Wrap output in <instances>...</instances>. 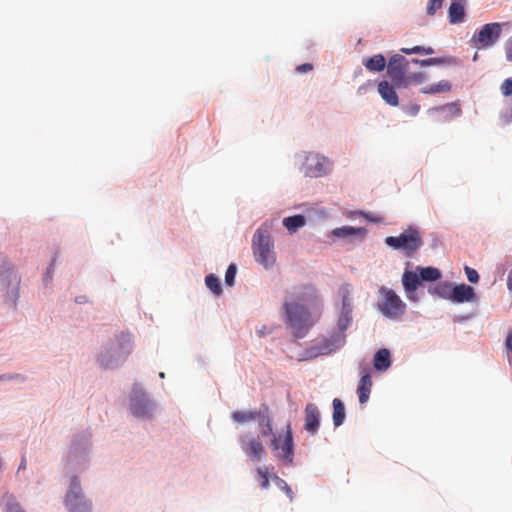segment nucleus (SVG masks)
<instances>
[{
  "label": "nucleus",
  "mask_w": 512,
  "mask_h": 512,
  "mask_svg": "<svg viewBox=\"0 0 512 512\" xmlns=\"http://www.w3.org/2000/svg\"><path fill=\"white\" fill-rule=\"evenodd\" d=\"M269 407L264 405L259 411L258 424L263 437L272 435L271 448L277 451V457L287 464H292L294 459V442L291 424H286L284 435L273 434L272 419L269 414Z\"/></svg>",
  "instance_id": "obj_1"
},
{
  "label": "nucleus",
  "mask_w": 512,
  "mask_h": 512,
  "mask_svg": "<svg viewBox=\"0 0 512 512\" xmlns=\"http://www.w3.org/2000/svg\"><path fill=\"white\" fill-rule=\"evenodd\" d=\"M283 312L286 324L296 338H303L313 326L314 320L306 306L297 302H285Z\"/></svg>",
  "instance_id": "obj_2"
},
{
  "label": "nucleus",
  "mask_w": 512,
  "mask_h": 512,
  "mask_svg": "<svg viewBox=\"0 0 512 512\" xmlns=\"http://www.w3.org/2000/svg\"><path fill=\"white\" fill-rule=\"evenodd\" d=\"M132 351V340L129 333H121L109 347L101 353L100 362L106 368H114L124 362Z\"/></svg>",
  "instance_id": "obj_3"
},
{
  "label": "nucleus",
  "mask_w": 512,
  "mask_h": 512,
  "mask_svg": "<svg viewBox=\"0 0 512 512\" xmlns=\"http://www.w3.org/2000/svg\"><path fill=\"white\" fill-rule=\"evenodd\" d=\"M385 243L395 250L402 251L405 256L413 257L423 245V238L417 228L408 227L398 236H388Z\"/></svg>",
  "instance_id": "obj_4"
},
{
  "label": "nucleus",
  "mask_w": 512,
  "mask_h": 512,
  "mask_svg": "<svg viewBox=\"0 0 512 512\" xmlns=\"http://www.w3.org/2000/svg\"><path fill=\"white\" fill-rule=\"evenodd\" d=\"M351 322L352 309H342L337 322V326L340 330V333H338L337 335H332L330 338H323L319 340V346L317 347L318 353L326 355L341 347L345 341L344 332L349 327Z\"/></svg>",
  "instance_id": "obj_5"
},
{
  "label": "nucleus",
  "mask_w": 512,
  "mask_h": 512,
  "mask_svg": "<svg viewBox=\"0 0 512 512\" xmlns=\"http://www.w3.org/2000/svg\"><path fill=\"white\" fill-rule=\"evenodd\" d=\"M253 253L256 261L265 268L272 267L276 261L273 251V241L268 232L257 230L253 237Z\"/></svg>",
  "instance_id": "obj_6"
},
{
  "label": "nucleus",
  "mask_w": 512,
  "mask_h": 512,
  "mask_svg": "<svg viewBox=\"0 0 512 512\" xmlns=\"http://www.w3.org/2000/svg\"><path fill=\"white\" fill-rule=\"evenodd\" d=\"M382 301L379 303V310L389 318H396L404 314L406 305L401 298L388 288H381Z\"/></svg>",
  "instance_id": "obj_7"
},
{
  "label": "nucleus",
  "mask_w": 512,
  "mask_h": 512,
  "mask_svg": "<svg viewBox=\"0 0 512 512\" xmlns=\"http://www.w3.org/2000/svg\"><path fill=\"white\" fill-rule=\"evenodd\" d=\"M408 65L409 61L400 54H394L388 61L387 75L397 88H402L406 84Z\"/></svg>",
  "instance_id": "obj_8"
},
{
  "label": "nucleus",
  "mask_w": 512,
  "mask_h": 512,
  "mask_svg": "<svg viewBox=\"0 0 512 512\" xmlns=\"http://www.w3.org/2000/svg\"><path fill=\"white\" fill-rule=\"evenodd\" d=\"M66 506L70 512H90L91 505L82 493L79 480L74 477L71 480V486L66 495Z\"/></svg>",
  "instance_id": "obj_9"
},
{
  "label": "nucleus",
  "mask_w": 512,
  "mask_h": 512,
  "mask_svg": "<svg viewBox=\"0 0 512 512\" xmlns=\"http://www.w3.org/2000/svg\"><path fill=\"white\" fill-rule=\"evenodd\" d=\"M501 32L502 25L500 23H488L473 36V41L478 48H487L499 39Z\"/></svg>",
  "instance_id": "obj_10"
},
{
  "label": "nucleus",
  "mask_w": 512,
  "mask_h": 512,
  "mask_svg": "<svg viewBox=\"0 0 512 512\" xmlns=\"http://www.w3.org/2000/svg\"><path fill=\"white\" fill-rule=\"evenodd\" d=\"M240 447L253 462H260L266 457V450L258 436H241Z\"/></svg>",
  "instance_id": "obj_11"
},
{
  "label": "nucleus",
  "mask_w": 512,
  "mask_h": 512,
  "mask_svg": "<svg viewBox=\"0 0 512 512\" xmlns=\"http://www.w3.org/2000/svg\"><path fill=\"white\" fill-rule=\"evenodd\" d=\"M328 160L316 153H309L303 162L302 170L307 177H321L326 174Z\"/></svg>",
  "instance_id": "obj_12"
},
{
  "label": "nucleus",
  "mask_w": 512,
  "mask_h": 512,
  "mask_svg": "<svg viewBox=\"0 0 512 512\" xmlns=\"http://www.w3.org/2000/svg\"><path fill=\"white\" fill-rule=\"evenodd\" d=\"M290 296L292 298L291 302H297L304 306L318 304L319 302L318 291L316 287L311 284H304L294 288Z\"/></svg>",
  "instance_id": "obj_13"
},
{
  "label": "nucleus",
  "mask_w": 512,
  "mask_h": 512,
  "mask_svg": "<svg viewBox=\"0 0 512 512\" xmlns=\"http://www.w3.org/2000/svg\"><path fill=\"white\" fill-rule=\"evenodd\" d=\"M131 412L136 417H147L152 411L153 405L148 400L145 393L134 390L131 397Z\"/></svg>",
  "instance_id": "obj_14"
},
{
  "label": "nucleus",
  "mask_w": 512,
  "mask_h": 512,
  "mask_svg": "<svg viewBox=\"0 0 512 512\" xmlns=\"http://www.w3.org/2000/svg\"><path fill=\"white\" fill-rule=\"evenodd\" d=\"M320 426V411L314 403H308L305 407V423L304 429L316 434Z\"/></svg>",
  "instance_id": "obj_15"
},
{
  "label": "nucleus",
  "mask_w": 512,
  "mask_h": 512,
  "mask_svg": "<svg viewBox=\"0 0 512 512\" xmlns=\"http://www.w3.org/2000/svg\"><path fill=\"white\" fill-rule=\"evenodd\" d=\"M362 376L360 378L357 394L359 402L364 404L368 401L372 389V380L367 367H361Z\"/></svg>",
  "instance_id": "obj_16"
},
{
  "label": "nucleus",
  "mask_w": 512,
  "mask_h": 512,
  "mask_svg": "<svg viewBox=\"0 0 512 512\" xmlns=\"http://www.w3.org/2000/svg\"><path fill=\"white\" fill-rule=\"evenodd\" d=\"M450 299L456 303L471 302L475 300V291L473 287L466 284L455 285Z\"/></svg>",
  "instance_id": "obj_17"
},
{
  "label": "nucleus",
  "mask_w": 512,
  "mask_h": 512,
  "mask_svg": "<svg viewBox=\"0 0 512 512\" xmlns=\"http://www.w3.org/2000/svg\"><path fill=\"white\" fill-rule=\"evenodd\" d=\"M397 88L393 83L390 84L388 81L383 80L378 83V92L382 99L390 106H398L399 98L395 91Z\"/></svg>",
  "instance_id": "obj_18"
},
{
  "label": "nucleus",
  "mask_w": 512,
  "mask_h": 512,
  "mask_svg": "<svg viewBox=\"0 0 512 512\" xmlns=\"http://www.w3.org/2000/svg\"><path fill=\"white\" fill-rule=\"evenodd\" d=\"M466 0H451L448 10L449 21L452 24L462 23L465 19L464 5Z\"/></svg>",
  "instance_id": "obj_19"
},
{
  "label": "nucleus",
  "mask_w": 512,
  "mask_h": 512,
  "mask_svg": "<svg viewBox=\"0 0 512 512\" xmlns=\"http://www.w3.org/2000/svg\"><path fill=\"white\" fill-rule=\"evenodd\" d=\"M374 368L378 371H386L391 366V354L386 348L379 349L373 360Z\"/></svg>",
  "instance_id": "obj_20"
},
{
  "label": "nucleus",
  "mask_w": 512,
  "mask_h": 512,
  "mask_svg": "<svg viewBox=\"0 0 512 512\" xmlns=\"http://www.w3.org/2000/svg\"><path fill=\"white\" fill-rule=\"evenodd\" d=\"M363 65L371 72H381L386 67V59L382 54H376L366 59Z\"/></svg>",
  "instance_id": "obj_21"
},
{
  "label": "nucleus",
  "mask_w": 512,
  "mask_h": 512,
  "mask_svg": "<svg viewBox=\"0 0 512 512\" xmlns=\"http://www.w3.org/2000/svg\"><path fill=\"white\" fill-rule=\"evenodd\" d=\"M403 286L408 294L414 293L419 284H420V278L415 272L406 271L403 274Z\"/></svg>",
  "instance_id": "obj_22"
},
{
  "label": "nucleus",
  "mask_w": 512,
  "mask_h": 512,
  "mask_svg": "<svg viewBox=\"0 0 512 512\" xmlns=\"http://www.w3.org/2000/svg\"><path fill=\"white\" fill-rule=\"evenodd\" d=\"M333 423L336 427H339L340 425L343 424L344 420H345V407H344V404L343 402L338 399V398H335L333 400Z\"/></svg>",
  "instance_id": "obj_23"
},
{
  "label": "nucleus",
  "mask_w": 512,
  "mask_h": 512,
  "mask_svg": "<svg viewBox=\"0 0 512 512\" xmlns=\"http://www.w3.org/2000/svg\"><path fill=\"white\" fill-rule=\"evenodd\" d=\"M259 412L256 411H234L231 419L237 423L244 424L257 419Z\"/></svg>",
  "instance_id": "obj_24"
},
{
  "label": "nucleus",
  "mask_w": 512,
  "mask_h": 512,
  "mask_svg": "<svg viewBox=\"0 0 512 512\" xmlns=\"http://www.w3.org/2000/svg\"><path fill=\"white\" fill-rule=\"evenodd\" d=\"M306 223V219L303 215H295L284 218L283 225L290 231L296 232L299 228L303 227Z\"/></svg>",
  "instance_id": "obj_25"
},
{
  "label": "nucleus",
  "mask_w": 512,
  "mask_h": 512,
  "mask_svg": "<svg viewBox=\"0 0 512 512\" xmlns=\"http://www.w3.org/2000/svg\"><path fill=\"white\" fill-rule=\"evenodd\" d=\"M417 270H419L420 275V281H437L441 278V272L439 269L434 267H425L420 268L418 267Z\"/></svg>",
  "instance_id": "obj_26"
},
{
  "label": "nucleus",
  "mask_w": 512,
  "mask_h": 512,
  "mask_svg": "<svg viewBox=\"0 0 512 512\" xmlns=\"http://www.w3.org/2000/svg\"><path fill=\"white\" fill-rule=\"evenodd\" d=\"M333 235L336 236V237H350V236H353V235H364L365 233V229L364 228H354V227H351V226H344V227H340V228H336L333 230Z\"/></svg>",
  "instance_id": "obj_27"
},
{
  "label": "nucleus",
  "mask_w": 512,
  "mask_h": 512,
  "mask_svg": "<svg viewBox=\"0 0 512 512\" xmlns=\"http://www.w3.org/2000/svg\"><path fill=\"white\" fill-rule=\"evenodd\" d=\"M451 90V84L446 81L442 80L436 84H432L428 87H425L421 90L423 94H436L440 92H447Z\"/></svg>",
  "instance_id": "obj_28"
},
{
  "label": "nucleus",
  "mask_w": 512,
  "mask_h": 512,
  "mask_svg": "<svg viewBox=\"0 0 512 512\" xmlns=\"http://www.w3.org/2000/svg\"><path fill=\"white\" fill-rule=\"evenodd\" d=\"M2 502L5 507V512H26L13 495L5 494L2 498Z\"/></svg>",
  "instance_id": "obj_29"
},
{
  "label": "nucleus",
  "mask_w": 512,
  "mask_h": 512,
  "mask_svg": "<svg viewBox=\"0 0 512 512\" xmlns=\"http://www.w3.org/2000/svg\"><path fill=\"white\" fill-rule=\"evenodd\" d=\"M271 471H273V467H258L256 469V473L258 477L260 478V486L263 489L269 488V479H272Z\"/></svg>",
  "instance_id": "obj_30"
},
{
  "label": "nucleus",
  "mask_w": 512,
  "mask_h": 512,
  "mask_svg": "<svg viewBox=\"0 0 512 512\" xmlns=\"http://www.w3.org/2000/svg\"><path fill=\"white\" fill-rule=\"evenodd\" d=\"M352 288L349 284H344L339 289V294L342 297V309H352L351 295Z\"/></svg>",
  "instance_id": "obj_31"
},
{
  "label": "nucleus",
  "mask_w": 512,
  "mask_h": 512,
  "mask_svg": "<svg viewBox=\"0 0 512 512\" xmlns=\"http://www.w3.org/2000/svg\"><path fill=\"white\" fill-rule=\"evenodd\" d=\"M205 284L215 295L222 294L220 281L214 274H209L205 277Z\"/></svg>",
  "instance_id": "obj_32"
},
{
  "label": "nucleus",
  "mask_w": 512,
  "mask_h": 512,
  "mask_svg": "<svg viewBox=\"0 0 512 512\" xmlns=\"http://www.w3.org/2000/svg\"><path fill=\"white\" fill-rule=\"evenodd\" d=\"M400 51L406 55H411V54L432 55L435 52L432 47H423V46H414L412 48H401Z\"/></svg>",
  "instance_id": "obj_33"
},
{
  "label": "nucleus",
  "mask_w": 512,
  "mask_h": 512,
  "mask_svg": "<svg viewBox=\"0 0 512 512\" xmlns=\"http://www.w3.org/2000/svg\"><path fill=\"white\" fill-rule=\"evenodd\" d=\"M406 84L402 88H408L411 84H421L426 80V74L423 72H415L406 75Z\"/></svg>",
  "instance_id": "obj_34"
},
{
  "label": "nucleus",
  "mask_w": 512,
  "mask_h": 512,
  "mask_svg": "<svg viewBox=\"0 0 512 512\" xmlns=\"http://www.w3.org/2000/svg\"><path fill=\"white\" fill-rule=\"evenodd\" d=\"M272 480L275 482V484L286 493V495L290 498V500H293L294 494L291 489V487L284 481L282 478L277 476L276 474H272Z\"/></svg>",
  "instance_id": "obj_35"
},
{
  "label": "nucleus",
  "mask_w": 512,
  "mask_h": 512,
  "mask_svg": "<svg viewBox=\"0 0 512 512\" xmlns=\"http://www.w3.org/2000/svg\"><path fill=\"white\" fill-rule=\"evenodd\" d=\"M444 3V0H429L426 8L428 15L432 16L439 10Z\"/></svg>",
  "instance_id": "obj_36"
},
{
  "label": "nucleus",
  "mask_w": 512,
  "mask_h": 512,
  "mask_svg": "<svg viewBox=\"0 0 512 512\" xmlns=\"http://www.w3.org/2000/svg\"><path fill=\"white\" fill-rule=\"evenodd\" d=\"M237 268L234 264H230L225 273V282L227 285L232 286L234 284L235 275Z\"/></svg>",
  "instance_id": "obj_37"
},
{
  "label": "nucleus",
  "mask_w": 512,
  "mask_h": 512,
  "mask_svg": "<svg viewBox=\"0 0 512 512\" xmlns=\"http://www.w3.org/2000/svg\"><path fill=\"white\" fill-rule=\"evenodd\" d=\"M464 270H465V274H466V277H467L469 282H471V283H477L478 282L479 274H478V272L475 269H473V268H471L469 266H465Z\"/></svg>",
  "instance_id": "obj_38"
},
{
  "label": "nucleus",
  "mask_w": 512,
  "mask_h": 512,
  "mask_svg": "<svg viewBox=\"0 0 512 512\" xmlns=\"http://www.w3.org/2000/svg\"><path fill=\"white\" fill-rule=\"evenodd\" d=\"M500 90L504 96H510L512 94V79H505L501 84Z\"/></svg>",
  "instance_id": "obj_39"
},
{
  "label": "nucleus",
  "mask_w": 512,
  "mask_h": 512,
  "mask_svg": "<svg viewBox=\"0 0 512 512\" xmlns=\"http://www.w3.org/2000/svg\"><path fill=\"white\" fill-rule=\"evenodd\" d=\"M412 61L414 63L420 64L421 66H431V65H436V64H439L442 62L440 58H428V59H422V60L413 59Z\"/></svg>",
  "instance_id": "obj_40"
},
{
  "label": "nucleus",
  "mask_w": 512,
  "mask_h": 512,
  "mask_svg": "<svg viewBox=\"0 0 512 512\" xmlns=\"http://www.w3.org/2000/svg\"><path fill=\"white\" fill-rule=\"evenodd\" d=\"M0 261L2 262V267H3V268H5V267L7 266V270L12 271V270H11V268L9 267V263H8V261H7L6 259H4V258H3V259H2V258H0ZM10 274H11V276H12V280H13V282H14V285H15V287L17 288V287H18V285H19V278H18V277H17V275H16V274H14L13 272H10Z\"/></svg>",
  "instance_id": "obj_41"
},
{
  "label": "nucleus",
  "mask_w": 512,
  "mask_h": 512,
  "mask_svg": "<svg viewBox=\"0 0 512 512\" xmlns=\"http://www.w3.org/2000/svg\"><path fill=\"white\" fill-rule=\"evenodd\" d=\"M445 108H447V109H449V110L453 111V112H454V114H455V115H457V116H459V115H460V113H461V109H460V107H459L457 104H455V103L447 104V105L442 106V107H439V108H437V109H438V110H443V109H445Z\"/></svg>",
  "instance_id": "obj_42"
},
{
  "label": "nucleus",
  "mask_w": 512,
  "mask_h": 512,
  "mask_svg": "<svg viewBox=\"0 0 512 512\" xmlns=\"http://www.w3.org/2000/svg\"><path fill=\"white\" fill-rule=\"evenodd\" d=\"M313 69V65L311 63H305L296 67V71L299 73H305L311 71Z\"/></svg>",
  "instance_id": "obj_43"
},
{
  "label": "nucleus",
  "mask_w": 512,
  "mask_h": 512,
  "mask_svg": "<svg viewBox=\"0 0 512 512\" xmlns=\"http://www.w3.org/2000/svg\"><path fill=\"white\" fill-rule=\"evenodd\" d=\"M505 347L512 353V331H509L505 340Z\"/></svg>",
  "instance_id": "obj_44"
},
{
  "label": "nucleus",
  "mask_w": 512,
  "mask_h": 512,
  "mask_svg": "<svg viewBox=\"0 0 512 512\" xmlns=\"http://www.w3.org/2000/svg\"><path fill=\"white\" fill-rule=\"evenodd\" d=\"M419 110H420V106L415 104V105L408 107L406 111L409 115L416 116L418 114Z\"/></svg>",
  "instance_id": "obj_45"
},
{
  "label": "nucleus",
  "mask_w": 512,
  "mask_h": 512,
  "mask_svg": "<svg viewBox=\"0 0 512 512\" xmlns=\"http://www.w3.org/2000/svg\"><path fill=\"white\" fill-rule=\"evenodd\" d=\"M26 469V457L22 456L21 463L19 465L18 471Z\"/></svg>",
  "instance_id": "obj_46"
},
{
  "label": "nucleus",
  "mask_w": 512,
  "mask_h": 512,
  "mask_svg": "<svg viewBox=\"0 0 512 512\" xmlns=\"http://www.w3.org/2000/svg\"><path fill=\"white\" fill-rule=\"evenodd\" d=\"M14 377L11 375H0V381L12 380Z\"/></svg>",
  "instance_id": "obj_47"
},
{
  "label": "nucleus",
  "mask_w": 512,
  "mask_h": 512,
  "mask_svg": "<svg viewBox=\"0 0 512 512\" xmlns=\"http://www.w3.org/2000/svg\"><path fill=\"white\" fill-rule=\"evenodd\" d=\"M506 58L508 61H512V50L511 49H507Z\"/></svg>",
  "instance_id": "obj_48"
},
{
  "label": "nucleus",
  "mask_w": 512,
  "mask_h": 512,
  "mask_svg": "<svg viewBox=\"0 0 512 512\" xmlns=\"http://www.w3.org/2000/svg\"><path fill=\"white\" fill-rule=\"evenodd\" d=\"M507 285H508V288H509L510 290H512V282H511V280H509V281H508V284H507Z\"/></svg>",
  "instance_id": "obj_49"
},
{
  "label": "nucleus",
  "mask_w": 512,
  "mask_h": 512,
  "mask_svg": "<svg viewBox=\"0 0 512 512\" xmlns=\"http://www.w3.org/2000/svg\"><path fill=\"white\" fill-rule=\"evenodd\" d=\"M265 329H266V326H263V329L260 330V333L263 334V332H265Z\"/></svg>",
  "instance_id": "obj_50"
},
{
  "label": "nucleus",
  "mask_w": 512,
  "mask_h": 512,
  "mask_svg": "<svg viewBox=\"0 0 512 512\" xmlns=\"http://www.w3.org/2000/svg\"><path fill=\"white\" fill-rule=\"evenodd\" d=\"M265 329H266V326H263V329L260 330V333L263 334V332H265Z\"/></svg>",
  "instance_id": "obj_51"
},
{
  "label": "nucleus",
  "mask_w": 512,
  "mask_h": 512,
  "mask_svg": "<svg viewBox=\"0 0 512 512\" xmlns=\"http://www.w3.org/2000/svg\"><path fill=\"white\" fill-rule=\"evenodd\" d=\"M265 329H266V326H263V329L260 330V333L263 334V332H265Z\"/></svg>",
  "instance_id": "obj_52"
}]
</instances>
